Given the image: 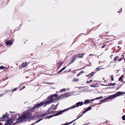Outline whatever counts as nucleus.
Returning <instances> with one entry per match:
<instances>
[{"mask_svg":"<svg viewBox=\"0 0 125 125\" xmlns=\"http://www.w3.org/2000/svg\"><path fill=\"white\" fill-rule=\"evenodd\" d=\"M70 93L68 92L63 94L64 96H66L65 97H69L70 96Z\"/></svg>","mask_w":125,"mask_h":125,"instance_id":"nucleus-26","label":"nucleus"},{"mask_svg":"<svg viewBox=\"0 0 125 125\" xmlns=\"http://www.w3.org/2000/svg\"><path fill=\"white\" fill-rule=\"evenodd\" d=\"M54 106V104H52L51 107L50 108H49L47 111V112L50 111V110L51 109H52V107H53V106Z\"/></svg>","mask_w":125,"mask_h":125,"instance_id":"nucleus-30","label":"nucleus"},{"mask_svg":"<svg viewBox=\"0 0 125 125\" xmlns=\"http://www.w3.org/2000/svg\"><path fill=\"white\" fill-rule=\"evenodd\" d=\"M19 67L20 69L21 68H24V67H23V66H22V64L21 65H20L19 66Z\"/></svg>","mask_w":125,"mask_h":125,"instance_id":"nucleus-60","label":"nucleus"},{"mask_svg":"<svg viewBox=\"0 0 125 125\" xmlns=\"http://www.w3.org/2000/svg\"><path fill=\"white\" fill-rule=\"evenodd\" d=\"M52 114V113L50 112V111L47 112V111L44 114H43V117L45 116L46 115H49Z\"/></svg>","mask_w":125,"mask_h":125,"instance_id":"nucleus-19","label":"nucleus"},{"mask_svg":"<svg viewBox=\"0 0 125 125\" xmlns=\"http://www.w3.org/2000/svg\"><path fill=\"white\" fill-rule=\"evenodd\" d=\"M63 70H62V69H61L60 71H58L57 74H58L62 72V71Z\"/></svg>","mask_w":125,"mask_h":125,"instance_id":"nucleus-51","label":"nucleus"},{"mask_svg":"<svg viewBox=\"0 0 125 125\" xmlns=\"http://www.w3.org/2000/svg\"><path fill=\"white\" fill-rule=\"evenodd\" d=\"M83 104V102L81 101L76 103L75 104L71 106V109H73L76 107H78L81 106Z\"/></svg>","mask_w":125,"mask_h":125,"instance_id":"nucleus-3","label":"nucleus"},{"mask_svg":"<svg viewBox=\"0 0 125 125\" xmlns=\"http://www.w3.org/2000/svg\"><path fill=\"white\" fill-rule=\"evenodd\" d=\"M106 44H104V45H103L102 46L101 48L102 49L103 48H104L105 47V46H106Z\"/></svg>","mask_w":125,"mask_h":125,"instance_id":"nucleus-55","label":"nucleus"},{"mask_svg":"<svg viewBox=\"0 0 125 125\" xmlns=\"http://www.w3.org/2000/svg\"><path fill=\"white\" fill-rule=\"evenodd\" d=\"M111 81H113L114 80V78L113 76V75H112L111 76Z\"/></svg>","mask_w":125,"mask_h":125,"instance_id":"nucleus-57","label":"nucleus"},{"mask_svg":"<svg viewBox=\"0 0 125 125\" xmlns=\"http://www.w3.org/2000/svg\"><path fill=\"white\" fill-rule=\"evenodd\" d=\"M45 100H43L42 102H40V103L35 104L36 107L37 108H38L39 107H40L44 105V107L46 106L47 105L46 104V101H45Z\"/></svg>","mask_w":125,"mask_h":125,"instance_id":"nucleus-2","label":"nucleus"},{"mask_svg":"<svg viewBox=\"0 0 125 125\" xmlns=\"http://www.w3.org/2000/svg\"><path fill=\"white\" fill-rule=\"evenodd\" d=\"M36 117L37 118H38L40 117H43V114H37V115H36Z\"/></svg>","mask_w":125,"mask_h":125,"instance_id":"nucleus-18","label":"nucleus"},{"mask_svg":"<svg viewBox=\"0 0 125 125\" xmlns=\"http://www.w3.org/2000/svg\"><path fill=\"white\" fill-rule=\"evenodd\" d=\"M87 111L85 110L84 111H83V112L82 113L83 115Z\"/></svg>","mask_w":125,"mask_h":125,"instance_id":"nucleus-62","label":"nucleus"},{"mask_svg":"<svg viewBox=\"0 0 125 125\" xmlns=\"http://www.w3.org/2000/svg\"><path fill=\"white\" fill-rule=\"evenodd\" d=\"M5 121H6V124L7 125H10L12 124L9 120H5Z\"/></svg>","mask_w":125,"mask_h":125,"instance_id":"nucleus-24","label":"nucleus"},{"mask_svg":"<svg viewBox=\"0 0 125 125\" xmlns=\"http://www.w3.org/2000/svg\"><path fill=\"white\" fill-rule=\"evenodd\" d=\"M57 97L54 98H52L50 100H48L47 101H46V105L49 104H50L52 103H54V101L56 100H58Z\"/></svg>","mask_w":125,"mask_h":125,"instance_id":"nucleus-5","label":"nucleus"},{"mask_svg":"<svg viewBox=\"0 0 125 125\" xmlns=\"http://www.w3.org/2000/svg\"><path fill=\"white\" fill-rule=\"evenodd\" d=\"M5 67L3 66H0V69H4L5 68Z\"/></svg>","mask_w":125,"mask_h":125,"instance_id":"nucleus-43","label":"nucleus"},{"mask_svg":"<svg viewBox=\"0 0 125 125\" xmlns=\"http://www.w3.org/2000/svg\"><path fill=\"white\" fill-rule=\"evenodd\" d=\"M109 96L110 97V98L111 99L114 98L116 97L115 94L111 95Z\"/></svg>","mask_w":125,"mask_h":125,"instance_id":"nucleus-32","label":"nucleus"},{"mask_svg":"<svg viewBox=\"0 0 125 125\" xmlns=\"http://www.w3.org/2000/svg\"><path fill=\"white\" fill-rule=\"evenodd\" d=\"M5 93H3L0 94V97H1V96L4 95V94H5Z\"/></svg>","mask_w":125,"mask_h":125,"instance_id":"nucleus-59","label":"nucleus"},{"mask_svg":"<svg viewBox=\"0 0 125 125\" xmlns=\"http://www.w3.org/2000/svg\"><path fill=\"white\" fill-rule=\"evenodd\" d=\"M123 75H122L120 77H119L118 79V81H120L121 80H122V78L123 77Z\"/></svg>","mask_w":125,"mask_h":125,"instance_id":"nucleus-36","label":"nucleus"},{"mask_svg":"<svg viewBox=\"0 0 125 125\" xmlns=\"http://www.w3.org/2000/svg\"><path fill=\"white\" fill-rule=\"evenodd\" d=\"M116 84V83H109L107 85V86H114Z\"/></svg>","mask_w":125,"mask_h":125,"instance_id":"nucleus-27","label":"nucleus"},{"mask_svg":"<svg viewBox=\"0 0 125 125\" xmlns=\"http://www.w3.org/2000/svg\"><path fill=\"white\" fill-rule=\"evenodd\" d=\"M30 118L29 119L30 120H36V119H34V118H35L36 117V115H33V116H30ZM29 122L30 121V120H29L28 121Z\"/></svg>","mask_w":125,"mask_h":125,"instance_id":"nucleus-16","label":"nucleus"},{"mask_svg":"<svg viewBox=\"0 0 125 125\" xmlns=\"http://www.w3.org/2000/svg\"><path fill=\"white\" fill-rule=\"evenodd\" d=\"M107 101V100L106 99V98H105L104 99H103L102 100H101L100 101L103 103H104L106 102Z\"/></svg>","mask_w":125,"mask_h":125,"instance_id":"nucleus-35","label":"nucleus"},{"mask_svg":"<svg viewBox=\"0 0 125 125\" xmlns=\"http://www.w3.org/2000/svg\"><path fill=\"white\" fill-rule=\"evenodd\" d=\"M9 115H7L6 116V119H7V120H10V119L9 117Z\"/></svg>","mask_w":125,"mask_h":125,"instance_id":"nucleus-48","label":"nucleus"},{"mask_svg":"<svg viewBox=\"0 0 125 125\" xmlns=\"http://www.w3.org/2000/svg\"><path fill=\"white\" fill-rule=\"evenodd\" d=\"M14 40H13L12 39L7 40L6 39L4 41V42L6 44V46H9L13 44V42Z\"/></svg>","mask_w":125,"mask_h":125,"instance_id":"nucleus-4","label":"nucleus"},{"mask_svg":"<svg viewBox=\"0 0 125 125\" xmlns=\"http://www.w3.org/2000/svg\"><path fill=\"white\" fill-rule=\"evenodd\" d=\"M22 122V121L21 120H18L16 121V122L14 123H12L10 125H14L17 124H20Z\"/></svg>","mask_w":125,"mask_h":125,"instance_id":"nucleus-14","label":"nucleus"},{"mask_svg":"<svg viewBox=\"0 0 125 125\" xmlns=\"http://www.w3.org/2000/svg\"><path fill=\"white\" fill-rule=\"evenodd\" d=\"M17 88H13V89L11 90H8V91H6L5 92H7V91H12V92H13L14 91H15L17 90Z\"/></svg>","mask_w":125,"mask_h":125,"instance_id":"nucleus-29","label":"nucleus"},{"mask_svg":"<svg viewBox=\"0 0 125 125\" xmlns=\"http://www.w3.org/2000/svg\"><path fill=\"white\" fill-rule=\"evenodd\" d=\"M70 124V122L68 123L67 122L66 123H65L64 124H61V125H68Z\"/></svg>","mask_w":125,"mask_h":125,"instance_id":"nucleus-40","label":"nucleus"},{"mask_svg":"<svg viewBox=\"0 0 125 125\" xmlns=\"http://www.w3.org/2000/svg\"><path fill=\"white\" fill-rule=\"evenodd\" d=\"M90 103V101L88 99H86L85 100L84 102L83 103V104H86Z\"/></svg>","mask_w":125,"mask_h":125,"instance_id":"nucleus-21","label":"nucleus"},{"mask_svg":"<svg viewBox=\"0 0 125 125\" xmlns=\"http://www.w3.org/2000/svg\"><path fill=\"white\" fill-rule=\"evenodd\" d=\"M85 54L84 53H80L75 55H76L77 58L78 57L79 58H83V56Z\"/></svg>","mask_w":125,"mask_h":125,"instance_id":"nucleus-8","label":"nucleus"},{"mask_svg":"<svg viewBox=\"0 0 125 125\" xmlns=\"http://www.w3.org/2000/svg\"><path fill=\"white\" fill-rule=\"evenodd\" d=\"M104 69V68H102L101 66H100L97 68L95 71L96 72L100 71L101 69Z\"/></svg>","mask_w":125,"mask_h":125,"instance_id":"nucleus-23","label":"nucleus"},{"mask_svg":"<svg viewBox=\"0 0 125 125\" xmlns=\"http://www.w3.org/2000/svg\"><path fill=\"white\" fill-rule=\"evenodd\" d=\"M91 109H92V107H91V106H89V107H88L86 108V110L87 111H88Z\"/></svg>","mask_w":125,"mask_h":125,"instance_id":"nucleus-33","label":"nucleus"},{"mask_svg":"<svg viewBox=\"0 0 125 125\" xmlns=\"http://www.w3.org/2000/svg\"><path fill=\"white\" fill-rule=\"evenodd\" d=\"M29 63H27L26 62H23L22 64V66H23V67H25L26 66H27V64H28Z\"/></svg>","mask_w":125,"mask_h":125,"instance_id":"nucleus-25","label":"nucleus"},{"mask_svg":"<svg viewBox=\"0 0 125 125\" xmlns=\"http://www.w3.org/2000/svg\"><path fill=\"white\" fill-rule=\"evenodd\" d=\"M66 96H64L63 94L59 95L57 97V98L58 100H60L62 98L65 97Z\"/></svg>","mask_w":125,"mask_h":125,"instance_id":"nucleus-15","label":"nucleus"},{"mask_svg":"<svg viewBox=\"0 0 125 125\" xmlns=\"http://www.w3.org/2000/svg\"><path fill=\"white\" fill-rule=\"evenodd\" d=\"M96 71L95 72H92L89 74L86 75V77H91L93 76L96 73Z\"/></svg>","mask_w":125,"mask_h":125,"instance_id":"nucleus-9","label":"nucleus"},{"mask_svg":"<svg viewBox=\"0 0 125 125\" xmlns=\"http://www.w3.org/2000/svg\"><path fill=\"white\" fill-rule=\"evenodd\" d=\"M91 63H90L89 64H87L85 65V66H91Z\"/></svg>","mask_w":125,"mask_h":125,"instance_id":"nucleus-63","label":"nucleus"},{"mask_svg":"<svg viewBox=\"0 0 125 125\" xmlns=\"http://www.w3.org/2000/svg\"><path fill=\"white\" fill-rule=\"evenodd\" d=\"M116 97L122 95V92L119 91L115 94Z\"/></svg>","mask_w":125,"mask_h":125,"instance_id":"nucleus-13","label":"nucleus"},{"mask_svg":"<svg viewBox=\"0 0 125 125\" xmlns=\"http://www.w3.org/2000/svg\"><path fill=\"white\" fill-rule=\"evenodd\" d=\"M53 107H52V109H53L54 110H56L57 109V107H56L55 105H54V106H53Z\"/></svg>","mask_w":125,"mask_h":125,"instance_id":"nucleus-53","label":"nucleus"},{"mask_svg":"<svg viewBox=\"0 0 125 125\" xmlns=\"http://www.w3.org/2000/svg\"><path fill=\"white\" fill-rule=\"evenodd\" d=\"M13 114H11L10 115L11 116V117L13 116H16V113L15 112V113H13Z\"/></svg>","mask_w":125,"mask_h":125,"instance_id":"nucleus-44","label":"nucleus"},{"mask_svg":"<svg viewBox=\"0 0 125 125\" xmlns=\"http://www.w3.org/2000/svg\"><path fill=\"white\" fill-rule=\"evenodd\" d=\"M73 92H73H71V96L72 95H74V93H75V92Z\"/></svg>","mask_w":125,"mask_h":125,"instance_id":"nucleus-61","label":"nucleus"},{"mask_svg":"<svg viewBox=\"0 0 125 125\" xmlns=\"http://www.w3.org/2000/svg\"><path fill=\"white\" fill-rule=\"evenodd\" d=\"M98 83H94L93 84H92L91 85H90V86L91 87H98Z\"/></svg>","mask_w":125,"mask_h":125,"instance_id":"nucleus-17","label":"nucleus"},{"mask_svg":"<svg viewBox=\"0 0 125 125\" xmlns=\"http://www.w3.org/2000/svg\"><path fill=\"white\" fill-rule=\"evenodd\" d=\"M37 108L36 107L35 104L33 106L31 107L30 108L28 109H27L26 111L27 112H28V114H30L31 112H35V110Z\"/></svg>","mask_w":125,"mask_h":125,"instance_id":"nucleus-6","label":"nucleus"},{"mask_svg":"<svg viewBox=\"0 0 125 125\" xmlns=\"http://www.w3.org/2000/svg\"><path fill=\"white\" fill-rule=\"evenodd\" d=\"M80 69H78V70H73V71H72V72L74 74H75V73H76V71H77V70H80Z\"/></svg>","mask_w":125,"mask_h":125,"instance_id":"nucleus-52","label":"nucleus"},{"mask_svg":"<svg viewBox=\"0 0 125 125\" xmlns=\"http://www.w3.org/2000/svg\"><path fill=\"white\" fill-rule=\"evenodd\" d=\"M28 112H27L26 111H25V113L24 114L21 115H20L18 117V118L17 119L20 120L22 121V123L25 122H27L28 121V120H30L31 116H28L29 114H28Z\"/></svg>","mask_w":125,"mask_h":125,"instance_id":"nucleus-1","label":"nucleus"},{"mask_svg":"<svg viewBox=\"0 0 125 125\" xmlns=\"http://www.w3.org/2000/svg\"><path fill=\"white\" fill-rule=\"evenodd\" d=\"M67 78H69L70 77V75L69 74V73L67 74Z\"/></svg>","mask_w":125,"mask_h":125,"instance_id":"nucleus-64","label":"nucleus"},{"mask_svg":"<svg viewBox=\"0 0 125 125\" xmlns=\"http://www.w3.org/2000/svg\"><path fill=\"white\" fill-rule=\"evenodd\" d=\"M65 112L64 110V109L62 110H60L59 111H58V112L56 113V114L57 116H58L59 115L62 114L63 113Z\"/></svg>","mask_w":125,"mask_h":125,"instance_id":"nucleus-7","label":"nucleus"},{"mask_svg":"<svg viewBox=\"0 0 125 125\" xmlns=\"http://www.w3.org/2000/svg\"><path fill=\"white\" fill-rule=\"evenodd\" d=\"M96 100V99H95V98H94V99H90V100H89V101H92L91 102V103H92V102H93V101L94 100Z\"/></svg>","mask_w":125,"mask_h":125,"instance_id":"nucleus-58","label":"nucleus"},{"mask_svg":"<svg viewBox=\"0 0 125 125\" xmlns=\"http://www.w3.org/2000/svg\"><path fill=\"white\" fill-rule=\"evenodd\" d=\"M52 98V96H51V95H49L47 97V98L44 100H45V101H47V100H50Z\"/></svg>","mask_w":125,"mask_h":125,"instance_id":"nucleus-28","label":"nucleus"},{"mask_svg":"<svg viewBox=\"0 0 125 125\" xmlns=\"http://www.w3.org/2000/svg\"><path fill=\"white\" fill-rule=\"evenodd\" d=\"M78 79H76V78H74L73 80L72 81V82H75L78 81Z\"/></svg>","mask_w":125,"mask_h":125,"instance_id":"nucleus-42","label":"nucleus"},{"mask_svg":"<svg viewBox=\"0 0 125 125\" xmlns=\"http://www.w3.org/2000/svg\"><path fill=\"white\" fill-rule=\"evenodd\" d=\"M66 91V89L65 88H63L62 89L60 90V91L59 92H62L63 91L65 92Z\"/></svg>","mask_w":125,"mask_h":125,"instance_id":"nucleus-38","label":"nucleus"},{"mask_svg":"<svg viewBox=\"0 0 125 125\" xmlns=\"http://www.w3.org/2000/svg\"><path fill=\"white\" fill-rule=\"evenodd\" d=\"M119 57V56H115V57L114 58V59L113 60L114 61H116L117 60V59Z\"/></svg>","mask_w":125,"mask_h":125,"instance_id":"nucleus-39","label":"nucleus"},{"mask_svg":"<svg viewBox=\"0 0 125 125\" xmlns=\"http://www.w3.org/2000/svg\"><path fill=\"white\" fill-rule=\"evenodd\" d=\"M110 98H111L110 97V96H108L107 97H106V99L107 101V100H109L111 99Z\"/></svg>","mask_w":125,"mask_h":125,"instance_id":"nucleus-46","label":"nucleus"},{"mask_svg":"<svg viewBox=\"0 0 125 125\" xmlns=\"http://www.w3.org/2000/svg\"><path fill=\"white\" fill-rule=\"evenodd\" d=\"M110 98H111L110 97V96H108L107 97H106V99L107 101V100H109L111 99Z\"/></svg>","mask_w":125,"mask_h":125,"instance_id":"nucleus-47","label":"nucleus"},{"mask_svg":"<svg viewBox=\"0 0 125 125\" xmlns=\"http://www.w3.org/2000/svg\"><path fill=\"white\" fill-rule=\"evenodd\" d=\"M77 56L76 55H74L73 57H72V59H71V64L75 60H76L77 59Z\"/></svg>","mask_w":125,"mask_h":125,"instance_id":"nucleus-12","label":"nucleus"},{"mask_svg":"<svg viewBox=\"0 0 125 125\" xmlns=\"http://www.w3.org/2000/svg\"><path fill=\"white\" fill-rule=\"evenodd\" d=\"M25 88V86H23L21 87V88L19 90L20 91L23 89L24 88Z\"/></svg>","mask_w":125,"mask_h":125,"instance_id":"nucleus-45","label":"nucleus"},{"mask_svg":"<svg viewBox=\"0 0 125 125\" xmlns=\"http://www.w3.org/2000/svg\"><path fill=\"white\" fill-rule=\"evenodd\" d=\"M103 97H102V96H100L99 97H98L95 98L96 100H100L102 99Z\"/></svg>","mask_w":125,"mask_h":125,"instance_id":"nucleus-34","label":"nucleus"},{"mask_svg":"<svg viewBox=\"0 0 125 125\" xmlns=\"http://www.w3.org/2000/svg\"><path fill=\"white\" fill-rule=\"evenodd\" d=\"M58 95V94H51V96H52V98H54V97L55 98H57Z\"/></svg>","mask_w":125,"mask_h":125,"instance_id":"nucleus-22","label":"nucleus"},{"mask_svg":"<svg viewBox=\"0 0 125 125\" xmlns=\"http://www.w3.org/2000/svg\"><path fill=\"white\" fill-rule=\"evenodd\" d=\"M70 107H68L67 108L65 109L64 110L65 112L67 111H68L69 110H70Z\"/></svg>","mask_w":125,"mask_h":125,"instance_id":"nucleus-41","label":"nucleus"},{"mask_svg":"<svg viewBox=\"0 0 125 125\" xmlns=\"http://www.w3.org/2000/svg\"><path fill=\"white\" fill-rule=\"evenodd\" d=\"M70 72V69H69V70H66L65 71V73Z\"/></svg>","mask_w":125,"mask_h":125,"instance_id":"nucleus-56","label":"nucleus"},{"mask_svg":"<svg viewBox=\"0 0 125 125\" xmlns=\"http://www.w3.org/2000/svg\"><path fill=\"white\" fill-rule=\"evenodd\" d=\"M63 63L62 62H58L57 63V66L58 69H59L61 66L63 64Z\"/></svg>","mask_w":125,"mask_h":125,"instance_id":"nucleus-10","label":"nucleus"},{"mask_svg":"<svg viewBox=\"0 0 125 125\" xmlns=\"http://www.w3.org/2000/svg\"><path fill=\"white\" fill-rule=\"evenodd\" d=\"M57 116V115H56V114H54L53 115H50L49 116H47L46 117H45L44 118L45 119H50V118L52 117H53V116Z\"/></svg>","mask_w":125,"mask_h":125,"instance_id":"nucleus-11","label":"nucleus"},{"mask_svg":"<svg viewBox=\"0 0 125 125\" xmlns=\"http://www.w3.org/2000/svg\"><path fill=\"white\" fill-rule=\"evenodd\" d=\"M122 118L123 120H125V115H124L123 116Z\"/></svg>","mask_w":125,"mask_h":125,"instance_id":"nucleus-50","label":"nucleus"},{"mask_svg":"<svg viewBox=\"0 0 125 125\" xmlns=\"http://www.w3.org/2000/svg\"><path fill=\"white\" fill-rule=\"evenodd\" d=\"M92 79H91V80H90V81H87L86 82V83H90L91 82H92Z\"/></svg>","mask_w":125,"mask_h":125,"instance_id":"nucleus-54","label":"nucleus"},{"mask_svg":"<svg viewBox=\"0 0 125 125\" xmlns=\"http://www.w3.org/2000/svg\"><path fill=\"white\" fill-rule=\"evenodd\" d=\"M18 117L17 119H15V118H11V119H10L9 120H10L11 122V123H13V122L14 121H17L18 120H18L17 119L18 118Z\"/></svg>","mask_w":125,"mask_h":125,"instance_id":"nucleus-20","label":"nucleus"},{"mask_svg":"<svg viewBox=\"0 0 125 125\" xmlns=\"http://www.w3.org/2000/svg\"><path fill=\"white\" fill-rule=\"evenodd\" d=\"M43 118H42L41 119H39L38 120H37L36 122H35V123L36 124L37 123H38L39 122L43 120Z\"/></svg>","mask_w":125,"mask_h":125,"instance_id":"nucleus-31","label":"nucleus"},{"mask_svg":"<svg viewBox=\"0 0 125 125\" xmlns=\"http://www.w3.org/2000/svg\"><path fill=\"white\" fill-rule=\"evenodd\" d=\"M50 112L52 113H52H55V112H57V113L58 112V111H51Z\"/></svg>","mask_w":125,"mask_h":125,"instance_id":"nucleus-49","label":"nucleus"},{"mask_svg":"<svg viewBox=\"0 0 125 125\" xmlns=\"http://www.w3.org/2000/svg\"><path fill=\"white\" fill-rule=\"evenodd\" d=\"M84 73V71H82L80 72L77 75L78 76L80 75H81L83 73Z\"/></svg>","mask_w":125,"mask_h":125,"instance_id":"nucleus-37","label":"nucleus"}]
</instances>
